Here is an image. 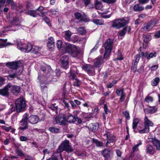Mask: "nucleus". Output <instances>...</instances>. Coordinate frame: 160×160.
Masks as SVG:
<instances>
[{
  "instance_id": "f257e3e1",
  "label": "nucleus",
  "mask_w": 160,
  "mask_h": 160,
  "mask_svg": "<svg viewBox=\"0 0 160 160\" xmlns=\"http://www.w3.org/2000/svg\"><path fill=\"white\" fill-rule=\"evenodd\" d=\"M6 66L12 70L8 72L9 75L7 76V78L9 80H11L15 78H17L22 73L18 68V64L16 62H8L6 63Z\"/></svg>"
},
{
  "instance_id": "f03ea898",
  "label": "nucleus",
  "mask_w": 160,
  "mask_h": 160,
  "mask_svg": "<svg viewBox=\"0 0 160 160\" xmlns=\"http://www.w3.org/2000/svg\"><path fill=\"white\" fill-rule=\"evenodd\" d=\"M66 52L70 53L73 57H77L80 53L79 48L73 45L65 43V46Z\"/></svg>"
},
{
  "instance_id": "7ed1b4c3",
  "label": "nucleus",
  "mask_w": 160,
  "mask_h": 160,
  "mask_svg": "<svg viewBox=\"0 0 160 160\" xmlns=\"http://www.w3.org/2000/svg\"><path fill=\"white\" fill-rule=\"evenodd\" d=\"M112 44L113 41L110 39L107 40L104 43L103 47L105 50V52L104 54V58H108L112 49Z\"/></svg>"
},
{
  "instance_id": "20e7f679",
  "label": "nucleus",
  "mask_w": 160,
  "mask_h": 160,
  "mask_svg": "<svg viewBox=\"0 0 160 160\" xmlns=\"http://www.w3.org/2000/svg\"><path fill=\"white\" fill-rule=\"evenodd\" d=\"M128 22L126 19V18L121 19L115 20L112 22V26L113 27L119 29L122 28L127 25Z\"/></svg>"
},
{
  "instance_id": "39448f33",
  "label": "nucleus",
  "mask_w": 160,
  "mask_h": 160,
  "mask_svg": "<svg viewBox=\"0 0 160 160\" xmlns=\"http://www.w3.org/2000/svg\"><path fill=\"white\" fill-rule=\"evenodd\" d=\"M28 115L25 113L23 115L22 120L19 122V131H24L28 128Z\"/></svg>"
},
{
  "instance_id": "423d86ee",
  "label": "nucleus",
  "mask_w": 160,
  "mask_h": 160,
  "mask_svg": "<svg viewBox=\"0 0 160 160\" xmlns=\"http://www.w3.org/2000/svg\"><path fill=\"white\" fill-rule=\"evenodd\" d=\"M59 150L60 152L65 150L68 153H70L73 151V149L69 141L65 140L60 145Z\"/></svg>"
},
{
  "instance_id": "0eeeda50",
  "label": "nucleus",
  "mask_w": 160,
  "mask_h": 160,
  "mask_svg": "<svg viewBox=\"0 0 160 160\" xmlns=\"http://www.w3.org/2000/svg\"><path fill=\"white\" fill-rule=\"evenodd\" d=\"M16 111L20 112L22 111L25 107V102L22 98H19L16 100Z\"/></svg>"
},
{
  "instance_id": "6e6552de",
  "label": "nucleus",
  "mask_w": 160,
  "mask_h": 160,
  "mask_svg": "<svg viewBox=\"0 0 160 160\" xmlns=\"http://www.w3.org/2000/svg\"><path fill=\"white\" fill-rule=\"evenodd\" d=\"M17 47L19 49L25 52H30L31 49V44L30 43L22 44L20 41H17Z\"/></svg>"
},
{
  "instance_id": "1a4fd4ad",
  "label": "nucleus",
  "mask_w": 160,
  "mask_h": 160,
  "mask_svg": "<svg viewBox=\"0 0 160 160\" xmlns=\"http://www.w3.org/2000/svg\"><path fill=\"white\" fill-rule=\"evenodd\" d=\"M48 68V70L45 66L41 67V70L43 72V75L47 77L48 78L49 81H56V79L52 78V75H51L52 72V69L49 67Z\"/></svg>"
},
{
  "instance_id": "9d476101",
  "label": "nucleus",
  "mask_w": 160,
  "mask_h": 160,
  "mask_svg": "<svg viewBox=\"0 0 160 160\" xmlns=\"http://www.w3.org/2000/svg\"><path fill=\"white\" fill-rule=\"evenodd\" d=\"M144 127L143 130L140 131L141 133H148L150 131L149 127H152L153 126V123L150 121L148 117L146 116L144 119Z\"/></svg>"
},
{
  "instance_id": "9b49d317",
  "label": "nucleus",
  "mask_w": 160,
  "mask_h": 160,
  "mask_svg": "<svg viewBox=\"0 0 160 160\" xmlns=\"http://www.w3.org/2000/svg\"><path fill=\"white\" fill-rule=\"evenodd\" d=\"M156 24L153 21L151 20L148 23L144 24L143 27L141 28V30L142 32H148Z\"/></svg>"
},
{
  "instance_id": "f8f14e48",
  "label": "nucleus",
  "mask_w": 160,
  "mask_h": 160,
  "mask_svg": "<svg viewBox=\"0 0 160 160\" xmlns=\"http://www.w3.org/2000/svg\"><path fill=\"white\" fill-rule=\"evenodd\" d=\"M82 68L89 75H92L94 74L95 71L94 67L90 64L83 65L82 66Z\"/></svg>"
},
{
  "instance_id": "ddd939ff",
  "label": "nucleus",
  "mask_w": 160,
  "mask_h": 160,
  "mask_svg": "<svg viewBox=\"0 0 160 160\" xmlns=\"http://www.w3.org/2000/svg\"><path fill=\"white\" fill-rule=\"evenodd\" d=\"M56 123L60 125H65L66 124V120L65 115H59L55 118Z\"/></svg>"
},
{
  "instance_id": "4468645a",
  "label": "nucleus",
  "mask_w": 160,
  "mask_h": 160,
  "mask_svg": "<svg viewBox=\"0 0 160 160\" xmlns=\"http://www.w3.org/2000/svg\"><path fill=\"white\" fill-rule=\"evenodd\" d=\"M61 63L62 67L66 69L68 67V57L67 56L63 55L61 58Z\"/></svg>"
},
{
  "instance_id": "2eb2a0df",
  "label": "nucleus",
  "mask_w": 160,
  "mask_h": 160,
  "mask_svg": "<svg viewBox=\"0 0 160 160\" xmlns=\"http://www.w3.org/2000/svg\"><path fill=\"white\" fill-rule=\"evenodd\" d=\"M8 87L9 88V90L14 95L19 93L21 90L20 87L18 86H13L10 84H8Z\"/></svg>"
},
{
  "instance_id": "dca6fc26",
  "label": "nucleus",
  "mask_w": 160,
  "mask_h": 160,
  "mask_svg": "<svg viewBox=\"0 0 160 160\" xmlns=\"http://www.w3.org/2000/svg\"><path fill=\"white\" fill-rule=\"evenodd\" d=\"M107 59L104 58V57L103 58L102 56H99L96 59L94 65L96 67H99L104 62V60H107Z\"/></svg>"
},
{
  "instance_id": "f3484780",
  "label": "nucleus",
  "mask_w": 160,
  "mask_h": 160,
  "mask_svg": "<svg viewBox=\"0 0 160 160\" xmlns=\"http://www.w3.org/2000/svg\"><path fill=\"white\" fill-rule=\"evenodd\" d=\"M39 120V118L38 117L35 115H31L28 116V122L32 124H34L37 123Z\"/></svg>"
},
{
  "instance_id": "a211bd4d",
  "label": "nucleus",
  "mask_w": 160,
  "mask_h": 160,
  "mask_svg": "<svg viewBox=\"0 0 160 160\" xmlns=\"http://www.w3.org/2000/svg\"><path fill=\"white\" fill-rule=\"evenodd\" d=\"M99 126L98 123H93L90 124L88 126H86L89 131H97Z\"/></svg>"
},
{
  "instance_id": "6ab92c4d",
  "label": "nucleus",
  "mask_w": 160,
  "mask_h": 160,
  "mask_svg": "<svg viewBox=\"0 0 160 160\" xmlns=\"http://www.w3.org/2000/svg\"><path fill=\"white\" fill-rule=\"evenodd\" d=\"M65 116L66 122H67L70 123H74L76 121V117L71 114L68 113L65 115Z\"/></svg>"
},
{
  "instance_id": "aec40b11",
  "label": "nucleus",
  "mask_w": 160,
  "mask_h": 160,
  "mask_svg": "<svg viewBox=\"0 0 160 160\" xmlns=\"http://www.w3.org/2000/svg\"><path fill=\"white\" fill-rule=\"evenodd\" d=\"M155 148L152 145L148 144L146 147V152L147 153L152 155L155 152Z\"/></svg>"
},
{
  "instance_id": "412c9836",
  "label": "nucleus",
  "mask_w": 160,
  "mask_h": 160,
  "mask_svg": "<svg viewBox=\"0 0 160 160\" xmlns=\"http://www.w3.org/2000/svg\"><path fill=\"white\" fill-rule=\"evenodd\" d=\"M8 84L5 87L2 89H0V94L3 96H8L9 95L8 92L9 88L8 87Z\"/></svg>"
},
{
  "instance_id": "4be33fe9",
  "label": "nucleus",
  "mask_w": 160,
  "mask_h": 160,
  "mask_svg": "<svg viewBox=\"0 0 160 160\" xmlns=\"http://www.w3.org/2000/svg\"><path fill=\"white\" fill-rule=\"evenodd\" d=\"M69 78L73 81V85L74 86L78 87L81 84V82L77 78V76L73 77V78Z\"/></svg>"
},
{
  "instance_id": "5701e85b",
  "label": "nucleus",
  "mask_w": 160,
  "mask_h": 160,
  "mask_svg": "<svg viewBox=\"0 0 160 160\" xmlns=\"http://www.w3.org/2000/svg\"><path fill=\"white\" fill-rule=\"evenodd\" d=\"M78 72L76 67L75 66H73L70 69V75L69 78H73V77L76 76V74H77Z\"/></svg>"
},
{
  "instance_id": "b1692460",
  "label": "nucleus",
  "mask_w": 160,
  "mask_h": 160,
  "mask_svg": "<svg viewBox=\"0 0 160 160\" xmlns=\"http://www.w3.org/2000/svg\"><path fill=\"white\" fill-rule=\"evenodd\" d=\"M61 152L59 151V149L57 152L54 153L52 156L54 159H56V160H63L61 153Z\"/></svg>"
},
{
  "instance_id": "393cba45",
  "label": "nucleus",
  "mask_w": 160,
  "mask_h": 160,
  "mask_svg": "<svg viewBox=\"0 0 160 160\" xmlns=\"http://www.w3.org/2000/svg\"><path fill=\"white\" fill-rule=\"evenodd\" d=\"M104 136L107 137V141L106 144L107 146L108 143L113 142L115 138V137L113 135H110L109 134H105Z\"/></svg>"
},
{
  "instance_id": "a878e982",
  "label": "nucleus",
  "mask_w": 160,
  "mask_h": 160,
  "mask_svg": "<svg viewBox=\"0 0 160 160\" xmlns=\"http://www.w3.org/2000/svg\"><path fill=\"white\" fill-rule=\"evenodd\" d=\"M131 28L130 27L127 26L124 28L122 30L119 31V35L121 36H123L126 34L127 32H130Z\"/></svg>"
},
{
  "instance_id": "bb28decb",
  "label": "nucleus",
  "mask_w": 160,
  "mask_h": 160,
  "mask_svg": "<svg viewBox=\"0 0 160 160\" xmlns=\"http://www.w3.org/2000/svg\"><path fill=\"white\" fill-rule=\"evenodd\" d=\"M112 153V152L108 149H105L102 152L103 156L107 159H108L110 157Z\"/></svg>"
},
{
  "instance_id": "cd10ccee",
  "label": "nucleus",
  "mask_w": 160,
  "mask_h": 160,
  "mask_svg": "<svg viewBox=\"0 0 160 160\" xmlns=\"http://www.w3.org/2000/svg\"><path fill=\"white\" fill-rule=\"evenodd\" d=\"M144 8L143 6L139 4H137L135 5L133 7V10L136 12H140L143 10Z\"/></svg>"
},
{
  "instance_id": "c85d7f7f",
  "label": "nucleus",
  "mask_w": 160,
  "mask_h": 160,
  "mask_svg": "<svg viewBox=\"0 0 160 160\" xmlns=\"http://www.w3.org/2000/svg\"><path fill=\"white\" fill-rule=\"evenodd\" d=\"M47 46L49 48H51L55 46L54 39L52 37H50L48 39Z\"/></svg>"
},
{
  "instance_id": "c756f323",
  "label": "nucleus",
  "mask_w": 160,
  "mask_h": 160,
  "mask_svg": "<svg viewBox=\"0 0 160 160\" xmlns=\"http://www.w3.org/2000/svg\"><path fill=\"white\" fill-rule=\"evenodd\" d=\"M156 52H154L153 53H149L148 52H145L144 55L146 58L148 60H149L151 58H152L153 57H156Z\"/></svg>"
},
{
  "instance_id": "7c9ffc66",
  "label": "nucleus",
  "mask_w": 160,
  "mask_h": 160,
  "mask_svg": "<svg viewBox=\"0 0 160 160\" xmlns=\"http://www.w3.org/2000/svg\"><path fill=\"white\" fill-rule=\"evenodd\" d=\"M95 7L97 9L100 10L102 8V0H96L95 2Z\"/></svg>"
},
{
  "instance_id": "2f4dec72",
  "label": "nucleus",
  "mask_w": 160,
  "mask_h": 160,
  "mask_svg": "<svg viewBox=\"0 0 160 160\" xmlns=\"http://www.w3.org/2000/svg\"><path fill=\"white\" fill-rule=\"evenodd\" d=\"M140 120L138 118L134 119L133 120L132 128L134 131L137 128V127L140 124Z\"/></svg>"
},
{
  "instance_id": "473e14b6",
  "label": "nucleus",
  "mask_w": 160,
  "mask_h": 160,
  "mask_svg": "<svg viewBox=\"0 0 160 160\" xmlns=\"http://www.w3.org/2000/svg\"><path fill=\"white\" fill-rule=\"evenodd\" d=\"M141 54H137L134 57L135 60L134 63H135L136 64H138V62L140 60V57H142V58L143 57H144V53L142 51H141Z\"/></svg>"
},
{
  "instance_id": "72a5a7b5",
  "label": "nucleus",
  "mask_w": 160,
  "mask_h": 160,
  "mask_svg": "<svg viewBox=\"0 0 160 160\" xmlns=\"http://www.w3.org/2000/svg\"><path fill=\"white\" fill-rule=\"evenodd\" d=\"M31 49L30 50V52L31 51L32 53H34L36 54L38 53L40 51V48L36 46H32L31 45Z\"/></svg>"
},
{
  "instance_id": "f704fd0d",
  "label": "nucleus",
  "mask_w": 160,
  "mask_h": 160,
  "mask_svg": "<svg viewBox=\"0 0 160 160\" xmlns=\"http://www.w3.org/2000/svg\"><path fill=\"white\" fill-rule=\"evenodd\" d=\"M26 13L34 17H36L38 15V13L34 10H28L27 12Z\"/></svg>"
},
{
  "instance_id": "c9c22d12",
  "label": "nucleus",
  "mask_w": 160,
  "mask_h": 160,
  "mask_svg": "<svg viewBox=\"0 0 160 160\" xmlns=\"http://www.w3.org/2000/svg\"><path fill=\"white\" fill-rule=\"evenodd\" d=\"M7 39L3 40L0 38V48L6 47L8 45Z\"/></svg>"
},
{
  "instance_id": "e433bc0d",
  "label": "nucleus",
  "mask_w": 160,
  "mask_h": 160,
  "mask_svg": "<svg viewBox=\"0 0 160 160\" xmlns=\"http://www.w3.org/2000/svg\"><path fill=\"white\" fill-rule=\"evenodd\" d=\"M152 143L158 150H160V141L155 139L153 140Z\"/></svg>"
},
{
  "instance_id": "4c0bfd02",
  "label": "nucleus",
  "mask_w": 160,
  "mask_h": 160,
  "mask_svg": "<svg viewBox=\"0 0 160 160\" xmlns=\"http://www.w3.org/2000/svg\"><path fill=\"white\" fill-rule=\"evenodd\" d=\"M50 132L53 133H58L60 132V128L54 127H50L49 128Z\"/></svg>"
},
{
  "instance_id": "58836bf2",
  "label": "nucleus",
  "mask_w": 160,
  "mask_h": 160,
  "mask_svg": "<svg viewBox=\"0 0 160 160\" xmlns=\"http://www.w3.org/2000/svg\"><path fill=\"white\" fill-rule=\"evenodd\" d=\"M92 22L98 25H103L104 22L103 20L100 19H94L92 20Z\"/></svg>"
},
{
  "instance_id": "ea45409f",
  "label": "nucleus",
  "mask_w": 160,
  "mask_h": 160,
  "mask_svg": "<svg viewBox=\"0 0 160 160\" xmlns=\"http://www.w3.org/2000/svg\"><path fill=\"white\" fill-rule=\"evenodd\" d=\"M20 22L18 19L17 18H14L12 21V24L13 26H18Z\"/></svg>"
},
{
  "instance_id": "a19ab883",
  "label": "nucleus",
  "mask_w": 160,
  "mask_h": 160,
  "mask_svg": "<svg viewBox=\"0 0 160 160\" xmlns=\"http://www.w3.org/2000/svg\"><path fill=\"white\" fill-rule=\"evenodd\" d=\"M78 32L80 34L84 35L86 33V31L84 27H81L77 29Z\"/></svg>"
},
{
  "instance_id": "79ce46f5",
  "label": "nucleus",
  "mask_w": 160,
  "mask_h": 160,
  "mask_svg": "<svg viewBox=\"0 0 160 160\" xmlns=\"http://www.w3.org/2000/svg\"><path fill=\"white\" fill-rule=\"evenodd\" d=\"M159 81V78L158 77H156L153 79L151 82V85L152 86H156L158 83Z\"/></svg>"
},
{
  "instance_id": "37998d69",
  "label": "nucleus",
  "mask_w": 160,
  "mask_h": 160,
  "mask_svg": "<svg viewBox=\"0 0 160 160\" xmlns=\"http://www.w3.org/2000/svg\"><path fill=\"white\" fill-rule=\"evenodd\" d=\"M71 32L69 31L66 32L65 36V38L66 40L68 41L71 40Z\"/></svg>"
},
{
  "instance_id": "c03bdc74",
  "label": "nucleus",
  "mask_w": 160,
  "mask_h": 160,
  "mask_svg": "<svg viewBox=\"0 0 160 160\" xmlns=\"http://www.w3.org/2000/svg\"><path fill=\"white\" fill-rule=\"evenodd\" d=\"M56 45L58 48L59 49H61L62 50H63L64 49V47L63 46L62 44V42L61 40H58L57 41Z\"/></svg>"
},
{
  "instance_id": "a18cd8bd",
  "label": "nucleus",
  "mask_w": 160,
  "mask_h": 160,
  "mask_svg": "<svg viewBox=\"0 0 160 160\" xmlns=\"http://www.w3.org/2000/svg\"><path fill=\"white\" fill-rule=\"evenodd\" d=\"M143 41L145 43L148 42L151 39V37L150 35H143Z\"/></svg>"
},
{
  "instance_id": "49530a36",
  "label": "nucleus",
  "mask_w": 160,
  "mask_h": 160,
  "mask_svg": "<svg viewBox=\"0 0 160 160\" xmlns=\"http://www.w3.org/2000/svg\"><path fill=\"white\" fill-rule=\"evenodd\" d=\"M142 144V142L141 140H139V143L136 145L132 147V151L133 152L137 151L138 150V147Z\"/></svg>"
},
{
  "instance_id": "de8ad7c7",
  "label": "nucleus",
  "mask_w": 160,
  "mask_h": 160,
  "mask_svg": "<svg viewBox=\"0 0 160 160\" xmlns=\"http://www.w3.org/2000/svg\"><path fill=\"white\" fill-rule=\"evenodd\" d=\"M93 142L95 143L96 145L98 147H101L102 146L103 143L102 142H100L98 141V140L93 138Z\"/></svg>"
},
{
  "instance_id": "09e8293b",
  "label": "nucleus",
  "mask_w": 160,
  "mask_h": 160,
  "mask_svg": "<svg viewBox=\"0 0 160 160\" xmlns=\"http://www.w3.org/2000/svg\"><path fill=\"white\" fill-rule=\"evenodd\" d=\"M6 2L5 0H0V14L2 12L3 8Z\"/></svg>"
},
{
  "instance_id": "8fccbe9b",
  "label": "nucleus",
  "mask_w": 160,
  "mask_h": 160,
  "mask_svg": "<svg viewBox=\"0 0 160 160\" xmlns=\"http://www.w3.org/2000/svg\"><path fill=\"white\" fill-rule=\"evenodd\" d=\"M24 10V9L23 8V6L22 4H19L18 6L17 7V10L20 13L23 12Z\"/></svg>"
},
{
  "instance_id": "3c124183",
  "label": "nucleus",
  "mask_w": 160,
  "mask_h": 160,
  "mask_svg": "<svg viewBox=\"0 0 160 160\" xmlns=\"http://www.w3.org/2000/svg\"><path fill=\"white\" fill-rule=\"evenodd\" d=\"M116 93L117 94L118 96H120L122 95V94H125L123 92V89H121L120 90H119L118 89H117L116 90Z\"/></svg>"
},
{
  "instance_id": "603ef678",
  "label": "nucleus",
  "mask_w": 160,
  "mask_h": 160,
  "mask_svg": "<svg viewBox=\"0 0 160 160\" xmlns=\"http://www.w3.org/2000/svg\"><path fill=\"white\" fill-rule=\"evenodd\" d=\"M15 111H16V107H15L13 105L11 104L10 108L9 109L8 113L9 114H11Z\"/></svg>"
},
{
  "instance_id": "864d4df0",
  "label": "nucleus",
  "mask_w": 160,
  "mask_h": 160,
  "mask_svg": "<svg viewBox=\"0 0 160 160\" xmlns=\"http://www.w3.org/2000/svg\"><path fill=\"white\" fill-rule=\"evenodd\" d=\"M153 98L152 97L148 96H147L145 99V101L146 102L148 103L150 102H152L153 101Z\"/></svg>"
},
{
  "instance_id": "5fc2aeb1",
  "label": "nucleus",
  "mask_w": 160,
  "mask_h": 160,
  "mask_svg": "<svg viewBox=\"0 0 160 160\" xmlns=\"http://www.w3.org/2000/svg\"><path fill=\"white\" fill-rule=\"evenodd\" d=\"M123 59V58L122 56L121 51L119 50H118L117 59V60H122Z\"/></svg>"
},
{
  "instance_id": "6e6d98bb",
  "label": "nucleus",
  "mask_w": 160,
  "mask_h": 160,
  "mask_svg": "<svg viewBox=\"0 0 160 160\" xmlns=\"http://www.w3.org/2000/svg\"><path fill=\"white\" fill-rule=\"evenodd\" d=\"M123 114L127 120H129L130 118L129 114L128 112L125 111L122 113Z\"/></svg>"
},
{
  "instance_id": "4d7b16f0",
  "label": "nucleus",
  "mask_w": 160,
  "mask_h": 160,
  "mask_svg": "<svg viewBox=\"0 0 160 160\" xmlns=\"http://www.w3.org/2000/svg\"><path fill=\"white\" fill-rule=\"evenodd\" d=\"M35 130L36 131L43 133L44 135H47V133L45 132V130L43 129H38V128H35Z\"/></svg>"
},
{
  "instance_id": "13d9d810",
  "label": "nucleus",
  "mask_w": 160,
  "mask_h": 160,
  "mask_svg": "<svg viewBox=\"0 0 160 160\" xmlns=\"http://www.w3.org/2000/svg\"><path fill=\"white\" fill-rule=\"evenodd\" d=\"M43 19L44 21L49 26H51V24L50 23V20L47 17H45L43 18Z\"/></svg>"
},
{
  "instance_id": "bf43d9fd",
  "label": "nucleus",
  "mask_w": 160,
  "mask_h": 160,
  "mask_svg": "<svg viewBox=\"0 0 160 160\" xmlns=\"http://www.w3.org/2000/svg\"><path fill=\"white\" fill-rule=\"evenodd\" d=\"M150 109L151 113H155L157 110V108L155 107H150Z\"/></svg>"
},
{
  "instance_id": "052dcab7",
  "label": "nucleus",
  "mask_w": 160,
  "mask_h": 160,
  "mask_svg": "<svg viewBox=\"0 0 160 160\" xmlns=\"http://www.w3.org/2000/svg\"><path fill=\"white\" fill-rule=\"evenodd\" d=\"M50 12H51L53 15L55 16H57L58 15V13L57 9L51 10H50Z\"/></svg>"
},
{
  "instance_id": "680f3d73",
  "label": "nucleus",
  "mask_w": 160,
  "mask_h": 160,
  "mask_svg": "<svg viewBox=\"0 0 160 160\" xmlns=\"http://www.w3.org/2000/svg\"><path fill=\"white\" fill-rule=\"evenodd\" d=\"M2 128L7 132H9L11 129V127H6L5 126H2Z\"/></svg>"
},
{
  "instance_id": "e2e57ef3",
  "label": "nucleus",
  "mask_w": 160,
  "mask_h": 160,
  "mask_svg": "<svg viewBox=\"0 0 160 160\" xmlns=\"http://www.w3.org/2000/svg\"><path fill=\"white\" fill-rule=\"evenodd\" d=\"M74 14L75 17L77 19H79L81 18L82 14L80 13L76 12Z\"/></svg>"
},
{
  "instance_id": "0e129e2a",
  "label": "nucleus",
  "mask_w": 160,
  "mask_h": 160,
  "mask_svg": "<svg viewBox=\"0 0 160 160\" xmlns=\"http://www.w3.org/2000/svg\"><path fill=\"white\" fill-rule=\"evenodd\" d=\"M33 6L30 2H28L27 3V9H31L33 8Z\"/></svg>"
},
{
  "instance_id": "69168bd1",
  "label": "nucleus",
  "mask_w": 160,
  "mask_h": 160,
  "mask_svg": "<svg viewBox=\"0 0 160 160\" xmlns=\"http://www.w3.org/2000/svg\"><path fill=\"white\" fill-rule=\"evenodd\" d=\"M143 125L142 124L138 125V126L137 127V129L138 130V132L140 134H142V133H141L140 132V131L142 130H143L144 128H143Z\"/></svg>"
},
{
  "instance_id": "338daca9",
  "label": "nucleus",
  "mask_w": 160,
  "mask_h": 160,
  "mask_svg": "<svg viewBox=\"0 0 160 160\" xmlns=\"http://www.w3.org/2000/svg\"><path fill=\"white\" fill-rule=\"evenodd\" d=\"M56 104H52V105H51L50 106L49 108H51L52 110L53 111H55L57 110V106H56Z\"/></svg>"
},
{
  "instance_id": "774afa93",
  "label": "nucleus",
  "mask_w": 160,
  "mask_h": 160,
  "mask_svg": "<svg viewBox=\"0 0 160 160\" xmlns=\"http://www.w3.org/2000/svg\"><path fill=\"white\" fill-rule=\"evenodd\" d=\"M19 139L21 141H26L28 140V138L24 136H20Z\"/></svg>"
}]
</instances>
